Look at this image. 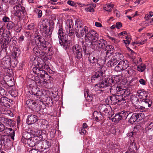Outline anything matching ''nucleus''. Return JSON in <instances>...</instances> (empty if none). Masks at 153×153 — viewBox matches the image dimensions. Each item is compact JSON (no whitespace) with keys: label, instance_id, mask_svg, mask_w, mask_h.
Returning a JSON list of instances; mask_svg holds the SVG:
<instances>
[{"label":"nucleus","instance_id":"1","mask_svg":"<svg viewBox=\"0 0 153 153\" xmlns=\"http://www.w3.org/2000/svg\"><path fill=\"white\" fill-rule=\"evenodd\" d=\"M79 33H77V36L81 38L85 35V39L86 43L88 45H91V47L94 50L99 51L100 48H102L105 46L104 43L105 40L101 39L98 40V34L94 30H90L85 27L81 28Z\"/></svg>","mask_w":153,"mask_h":153},{"label":"nucleus","instance_id":"2","mask_svg":"<svg viewBox=\"0 0 153 153\" xmlns=\"http://www.w3.org/2000/svg\"><path fill=\"white\" fill-rule=\"evenodd\" d=\"M120 76L116 75L114 77H111L107 79V80L102 81V82L96 84L94 87V89L96 91H100V92L103 91L105 88L110 87L109 90L111 93L113 90L112 87L115 84L120 81Z\"/></svg>","mask_w":153,"mask_h":153},{"label":"nucleus","instance_id":"3","mask_svg":"<svg viewBox=\"0 0 153 153\" xmlns=\"http://www.w3.org/2000/svg\"><path fill=\"white\" fill-rule=\"evenodd\" d=\"M20 0H10L9 3L15 5L13 8L14 15L19 18H23L26 13L24 7L18 5L20 4Z\"/></svg>","mask_w":153,"mask_h":153},{"label":"nucleus","instance_id":"4","mask_svg":"<svg viewBox=\"0 0 153 153\" xmlns=\"http://www.w3.org/2000/svg\"><path fill=\"white\" fill-rule=\"evenodd\" d=\"M116 90L117 92H120V95H116L117 99L119 104H123L126 102H125L126 99L130 94V92L128 89H123L121 86H117Z\"/></svg>","mask_w":153,"mask_h":153},{"label":"nucleus","instance_id":"5","mask_svg":"<svg viewBox=\"0 0 153 153\" xmlns=\"http://www.w3.org/2000/svg\"><path fill=\"white\" fill-rule=\"evenodd\" d=\"M57 26L59 28L57 34L59 44L66 49L68 46V41L67 38V36L63 32V29L61 24L59 23H58Z\"/></svg>","mask_w":153,"mask_h":153},{"label":"nucleus","instance_id":"6","mask_svg":"<svg viewBox=\"0 0 153 153\" xmlns=\"http://www.w3.org/2000/svg\"><path fill=\"white\" fill-rule=\"evenodd\" d=\"M100 60V58H97L93 56L92 54H89L88 57V61L90 62V65L93 67V68L96 67L98 68H100L102 70H104L105 69V66L103 65L105 63V60L104 59L102 60L101 63L99 61Z\"/></svg>","mask_w":153,"mask_h":153},{"label":"nucleus","instance_id":"7","mask_svg":"<svg viewBox=\"0 0 153 153\" xmlns=\"http://www.w3.org/2000/svg\"><path fill=\"white\" fill-rule=\"evenodd\" d=\"M38 27L40 32L43 36L48 37L51 36L53 30V27H49L48 23H46L44 22H42Z\"/></svg>","mask_w":153,"mask_h":153},{"label":"nucleus","instance_id":"8","mask_svg":"<svg viewBox=\"0 0 153 153\" xmlns=\"http://www.w3.org/2000/svg\"><path fill=\"white\" fill-rule=\"evenodd\" d=\"M26 104L29 108L32 111H38L42 109L43 102L41 101H35L31 100H28L26 101Z\"/></svg>","mask_w":153,"mask_h":153},{"label":"nucleus","instance_id":"9","mask_svg":"<svg viewBox=\"0 0 153 153\" xmlns=\"http://www.w3.org/2000/svg\"><path fill=\"white\" fill-rule=\"evenodd\" d=\"M123 55L120 53H116L115 54H113L112 56H109V58H111V59L107 63V65L109 67H111L114 66L123 58ZM108 58H106L107 59Z\"/></svg>","mask_w":153,"mask_h":153},{"label":"nucleus","instance_id":"10","mask_svg":"<svg viewBox=\"0 0 153 153\" xmlns=\"http://www.w3.org/2000/svg\"><path fill=\"white\" fill-rule=\"evenodd\" d=\"M44 91L36 87H33L29 91V93L33 95L35 99H40L44 95Z\"/></svg>","mask_w":153,"mask_h":153},{"label":"nucleus","instance_id":"11","mask_svg":"<svg viewBox=\"0 0 153 153\" xmlns=\"http://www.w3.org/2000/svg\"><path fill=\"white\" fill-rule=\"evenodd\" d=\"M74 26L73 20L71 19H68L65 22V30L67 33H68L70 35L74 34Z\"/></svg>","mask_w":153,"mask_h":153},{"label":"nucleus","instance_id":"12","mask_svg":"<svg viewBox=\"0 0 153 153\" xmlns=\"http://www.w3.org/2000/svg\"><path fill=\"white\" fill-rule=\"evenodd\" d=\"M100 112L103 114L108 115L111 110V108L108 104H101L99 106Z\"/></svg>","mask_w":153,"mask_h":153},{"label":"nucleus","instance_id":"13","mask_svg":"<svg viewBox=\"0 0 153 153\" xmlns=\"http://www.w3.org/2000/svg\"><path fill=\"white\" fill-rule=\"evenodd\" d=\"M72 51L75 55H76V58L80 59L82 57V48L78 45L76 44L74 45L72 48Z\"/></svg>","mask_w":153,"mask_h":153},{"label":"nucleus","instance_id":"14","mask_svg":"<svg viewBox=\"0 0 153 153\" xmlns=\"http://www.w3.org/2000/svg\"><path fill=\"white\" fill-rule=\"evenodd\" d=\"M27 136H29V137H27L25 136L24 138H25V142H23L24 139H22V142L23 143L25 144L27 143L28 146L30 147H33L35 146L36 143L35 142L33 141L34 138H32L30 136V135L29 133H26Z\"/></svg>","mask_w":153,"mask_h":153},{"label":"nucleus","instance_id":"15","mask_svg":"<svg viewBox=\"0 0 153 153\" xmlns=\"http://www.w3.org/2000/svg\"><path fill=\"white\" fill-rule=\"evenodd\" d=\"M2 97L0 99V107L2 106L3 108L6 107H9L10 100L7 98L5 96Z\"/></svg>","mask_w":153,"mask_h":153},{"label":"nucleus","instance_id":"16","mask_svg":"<svg viewBox=\"0 0 153 153\" xmlns=\"http://www.w3.org/2000/svg\"><path fill=\"white\" fill-rule=\"evenodd\" d=\"M48 66L45 64H43L42 65H40L39 71L37 74V76L43 78L45 77V74L48 75V74L43 70L44 69H48Z\"/></svg>","mask_w":153,"mask_h":153},{"label":"nucleus","instance_id":"17","mask_svg":"<svg viewBox=\"0 0 153 153\" xmlns=\"http://www.w3.org/2000/svg\"><path fill=\"white\" fill-rule=\"evenodd\" d=\"M38 120L37 117L35 115L30 114L28 116L26 122L28 125L34 123Z\"/></svg>","mask_w":153,"mask_h":153},{"label":"nucleus","instance_id":"18","mask_svg":"<svg viewBox=\"0 0 153 153\" xmlns=\"http://www.w3.org/2000/svg\"><path fill=\"white\" fill-rule=\"evenodd\" d=\"M137 94L140 99V101L141 102L142 101L147 98V94L146 92L142 90H138L137 91Z\"/></svg>","mask_w":153,"mask_h":153},{"label":"nucleus","instance_id":"19","mask_svg":"<svg viewBox=\"0 0 153 153\" xmlns=\"http://www.w3.org/2000/svg\"><path fill=\"white\" fill-rule=\"evenodd\" d=\"M106 102L109 105L110 104L115 105L116 104L118 103L116 95H113L108 97L106 100Z\"/></svg>","mask_w":153,"mask_h":153},{"label":"nucleus","instance_id":"20","mask_svg":"<svg viewBox=\"0 0 153 153\" xmlns=\"http://www.w3.org/2000/svg\"><path fill=\"white\" fill-rule=\"evenodd\" d=\"M81 21L79 19H77L76 20L75 22V26H76L78 28V29L77 30L76 29L75 30V33L76 37L79 38L76 35L77 34V33H79V30L80 29V28H83L84 29L85 27H86L88 28L86 26H84V27H82L81 25Z\"/></svg>","mask_w":153,"mask_h":153},{"label":"nucleus","instance_id":"21","mask_svg":"<svg viewBox=\"0 0 153 153\" xmlns=\"http://www.w3.org/2000/svg\"><path fill=\"white\" fill-rule=\"evenodd\" d=\"M100 68H98V72H96L95 74L91 78L92 80H95L96 79L102 77V76L103 74V72L105 71L106 68L105 69H104V70Z\"/></svg>","mask_w":153,"mask_h":153},{"label":"nucleus","instance_id":"22","mask_svg":"<svg viewBox=\"0 0 153 153\" xmlns=\"http://www.w3.org/2000/svg\"><path fill=\"white\" fill-rule=\"evenodd\" d=\"M8 34H9L8 37L7 38V39L4 38L3 39L2 36L0 34V42L1 43H3V44L7 45L10 41V33L9 32H8Z\"/></svg>","mask_w":153,"mask_h":153},{"label":"nucleus","instance_id":"23","mask_svg":"<svg viewBox=\"0 0 153 153\" xmlns=\"http://www.w3.org/2000/svg\"><path fill=\"white\" fill-rule=\"evenodd\" d=\"M34 39L35 43L37 45L43 42H44L45 41L44 38L39 35L35 36Z\"/></svg>","mask_w":153,"mask_h":153},{"label":"nucleus","instance_id":"24","mask_svg":"<svg viewBox=\"0 0 153 153\" xmlns=\"http://www.w3.org/2000/svg\"><path fill=\"white\" fill-rule=\"evenodd\" d=\"M125 38V40H123V41L124 43L125 44L127 48L130 51H131V52L134 53V51L131 49L127 47V46H128L129 44L130 43L131 41V37L130 36H125L124 37Z\"/></svg>","mask_w":153,"mask_h":153},{"label":"nucleus","instance_id":"25","mask_svg":"<svg viewBox=\"0 0 153 153\" xmlns=\"http://www.w3.org/2000/svg\"><path fill=\"white\" fill-rule=\"evenodd\" d=\"M130 100L133 104H137L140 102L137 94L131 95V96Z\"/></svg>","mask_w":153,"mask_h":153},{"label":"nucleus","instance_id":"26","mask_svg":"<svg viewBox=\"0 0 153 153\" xmlns=\"http://www.w3.org/2000/svg\"><path fill=\"white\" fill-rule=\"evenodd\" d=\"M43 145L42 142H39L38 143H36L35 144V148L38 151L41 152L44 151V147Z\"/></svg>","mask_w":153,"mask_h":153},{"label":"nucleus","instance_id":"27","mask_svg":"<svg viewBox=\"0 0 153 153\" xmlns=\"http://www.w3.org/2000/svg\"><path fill=\"white\" fill-rule=\"evenodd\" d=\"M153 16V13L152 11L149 12L146 15L145 17V19H146V21L145 22L146 24L148 23V21L149 23H151V21H152L151 20L149 19L152 17Z\"/></svg>","mask_w":153,"mask_h":153},{"label":"nucleus","instance_id":"28","mask_svg":"<svg viewBox=\"0 0 153 153\" xmlns=\"http://www.w3.org/2000/svg\"><path fill=\"white\" fill-rule=\"evenodd\" d=\"M113 47L111 45H108L106 46V50L107 51L106 52V57L107 58H109V56H112V55L111 54V53H109V51H113Z\"/></svg>","mask_w":153,"mask_h":153},{"label":"nucleus","instance_id":"29","mask_svg":"<svg viewBox=\"0 0 153 153\" xmlns=\"http://www.w3.org/2000/svg\"><path fill=\"white\" fill-rule=\"evenodd\" d=\"M113 4L109 3L104 5L103 9L107 12H110L111 11V9L114 7Z\"/></svg>","mask_w":153,"mask_h":153},{"label":"nucleus","instance_id":"30","mask_svg":"<svg viewBox=\"0 0 153 153\" xmlns=\"http://www.w3.org/2000/svg\"><path fill=\"white\" fill-rule=\"evenodd\" d=\"M48 44H49V43L48 42L45 41L44 42H43L37 45L40 48V49L45 50H47V48Z\"/></svg>","mask_w":153,"mask_h":153},{"label":"nucleus","instance_id":"31","mask_svg":"<svg viewBox=\"0 0 153 153\" xmlns=\"http://www.w3.org/2000/svg\"><path fill=\"white\" fill-rule=\"evenodd\" d=\"M137 120V121L138 122V120L137 117V114H136V113L133 114L131 116L129 120L130 123L131 124H133Z\"/></svg>","mask_w":153,"mask_h":153},{"label":"nucleus","instance_id":"32","mask_svg":"<svg viewBox=\"0 0 153 153\" xmlns=\"http://www.w3.org/2000/svg\"><path fill=\"white\" fill-rule=\"evenodd\" d=\"M5 135H2L0 134V146L2 145H5L6 143Z\"/></svg>","mask_w":153,"mask_h":153},{"label":"nucleus","instance_id":"33","mask_svg":"<svg viewBox=\"0 0 153 153\" xmlns=\"http://www.w3.org/2000/svg\"><path fill=\"white\" fill-rule=\"evenodd\" d=\"M34 134L36 137L40 139V140L42 138L43 136L42 135V130H40L39 129H37L34 131Z\"/></svg>","mask_w":153,"mask_h":153},{"label":"nucleus","instance_id":"34","mask_svg":"<svg viewBox=\"0 0 153 153\" xmlns=\"http://www.w3.org/2000/svg\"><path fill=\"white\" fill-rule=\"evenodd\" d=\"M33 51L36 56H38L42 54L41 53V51L39 47H35L33 49Z\"/></svg>","mask_w":153,"mask_h":153},{"label":"nucleus","instance_id":"35","mask_svg":"<svg viewBox=\"0 0 153 153\" xmlns=\"http://www.w3.org/2000/svg\"><path fill=\"white\" fill-rule=\"evenodd\" d=\"M118 113L122 119H126L128 115V112L124 111Z\"/></svg>","mask_w":153,"mask_h":153},{"label":"nucleus","instance_id":"36","mask_svg":"<svg viewBox=\"0 0 153 153\" xmlns=\"http://www.w3.org/2000/svg\"><path fill=\"white\" fill-rule=\"evenodd\" d=\"M122 118L120 115L118 113L116 114L114 117L112 118L111 120L113 122H117L121 120Z\"/></svg>","mask_w":153,"mask_h":153},{"label":"nucleus","instance_id":"37","mask_svg":"<svg viewBox=\"0 0 153 153\" xmlns=\"http://www.w3.org/2000/svg\"><path fill=\"white\" fill-rule=\"evenodd\" d=\"M134 111L135 112H141L143 111L145 109V107L141 106L140 105L137 106L135 105L134 106Z\"/></svg>","mask_w":153,"mask_h":153},{"label":"nucleus","instance_id":"38","mask_svg":"<svg viewBox=\"0 0 153 153\" xmlns=\"http://www.w3.org/2000/svg\"><path fill=\"white\" fill-rule=\"evenodd\" d=\"M146 68L145 65L143 64H141L138 65L137 67V70L140 72L144 71Z\"/></svg>","mask_w":153,"mask_h":153},{"label":"nucleus","instance_id":"39","mask_svg":"<svg viewBox=\"0 0 153 153\" xmlns=\"http://www.w3.org/2000/svg\"><path fill=\"white\" fill-rule=\"evenodd\" d=\"M131 142L132 141H131V143L129 146V150L130 151H131V152H135L137 150V147L135 146V143L134 142Z\"/></svg>","mask_w":153,"mask_h":153},{"label":"nucleus","instance_id":"40","mask_svg":"<svg viewBox=\"0 0 153 153\" xmlns=\"http://www.w3.org/2000/svg\"><path fill=\"white\" fill-rule=\"evenodd\" d=\"M14 28L17 32H19L21 30L22 26L20 23H18L15 25Z\"/></svg>","mask_w":153,"mask_h":153},{"label":"nucleus","instance_id":"41","mask_svg":"<svg viewBox=\"0 0 153 153\" xmlns=\"http://www.w3.org/2000/svg\"><path fill=\"white\" fill-rule=\"evenodd\" d=\"M142 102H144L146 104V105L148 107H150L152 105V101L147 98L145 99Z\"/></svg>","mask_w":153,"mask_h":153},{"label":"nucleus","instance_id":"42","mask_svg":"<svg viewBox=\"0 0 153 153\" xmlns=\"http://www.w3.org/2000/svg\"><path fill=\"white\" fill-rule=\"evenodd\" d=\"M42 143L44 147V150L48 148L49 146H51V143L47 140L44 141L43 142H42Z\"/></svg>","mask_w":153,"mask_h":153},{"label":"nucleus","instance_id":"43","mask_svg":"<svg viewBox=\"0 0 153 153\" xmlns=\"http://www.w3.org/2000/svg\"><path fill=\"white\" fill-rule=\"evenodd\" d=\"M137 114V117L138 120V122L141 120L143 119L144 116V114L143 112H141L140 113H136Z\"/></svg>","mask_w":153,"mask_h":153},{"label":"nucleus","instance_id":"44","mask_svg":"<svg viewBox=\"0 0 153 153\" xmlns=\"http://www.w3.org/2000/svg\"><path fill=\"white\" fill-rule=\"evenodd\" d=\"M7 93V91L0 86V97L5 96Z\"/></svg>","mask_w":153,"mask_h":153},{"label":"nucleus","instance_id":"45","mask_svg":"<svg viewBox=\"0 0 153 153\" xmlns=\"http://www.w3.org/2000/svg\"><path fill=\"white\" fill-rule=\"evenodd\" d=\"M14 24L12 21H10L8 22L7 27L8 29L10 30L14 27Z\"/></svg>","mask_w":153,"mask_h":153},{"label":"nucleus","instance_id":"46","mask_svg":"<svg viewBox=\"0 0 153 153\" xmlns=\"http://www.w3.org/2000/svg\"><path fill=\"white\" fill-rule=\"evenodd\" d=\"M85 10L87 12H93L94 11V8L91 5H89L88 7H86L85 9Z\"/></svg>","mask_w":153,"mask_h":153},{"label":"nucleus","instance_id":"47","mask_svg":"<svg viewBox=\"0 0 153 153\" xmlns=\"http://www.w3.org/2000/svg\"><path fill=\"white\" fill-rule=\"evenodd\" d=\"M10 131L9 132L8 135L10 136L11 138L12 139L14 140L15 134V131L12 128H10Z\"/></svg>","mask_w":153,"mask_h":153},{"label":"nucleus","instance_id":"48","mask_svg":"<svg viewBox=\"0 0 153 153\" xmlns=\"http://www.w3.org/2000/svg\"><path fill=\"white\" fill-rule=\"evenodd\" d=\"M101 113L100 112H99L97 111H95L94 112V115L95 117L96 116V118H101L102 117V115L100 114Z\"/></svg>","mask_w":153,"mask_h":153},{"label":"nucleus","instance_id":"49","mask_svg":"<svg viewBox=\"0 0 153 153\" xmlns=\"http://www.w3.org/2000/svg\"><path fill=\"white\" fill-rule=\"evenodd\" d=\"M123 70L125 69H127L129 66L128 64V62L127 61H123Z\"/></svg>","mask_w":153,"mask_h":153},{"label":"nucleus","instance_id":"50","mask_svg":"<svg viewBox=\"0 0 153 153\" xmlns=\"http://www.w3.org/2000/svg\"><path fill=\"white\" fill-rule=\"evenodd\" d=\"M7 118L5 116L1 115L0 116V120L2 122L5 123Z\"/></svg>","mask_w":153,"mask_h":153},{"label":"nucleus","instance_id":"51","mask_svg":"<svg viewBox=\"0 0 153 153\" xmlns=\"http://www.w3.org/2000/svg\"><path fill=\"white\" fill-rule=\"evenodd\" d=\"M36 11L37 14V17L38 18H40L42 16V11L41 10L38 9H36Z\"/></svg>","mask_w":153,"mask_h":153},{"label":"nucleus","instance_id":"52","mask_svg":"<svg viewBox=\"0 0 153 153\" xmlns=\"http://www.w3.org/2000/svg\"><path fill=\"white\" fill-rule=\"evenodd\" d=\"M20 53V51L17 49H16V50H15L13 53V55H14L15 57H17L19 55Z\"/></svg>","mask_w":153,"mask_h":153},{"label":"nucleus","instance_id":"53","mask_svg":"<svg viewBox=\"0 0 153 153\" xmlns=\"http://www.w3.org/2000/svg\"><path fill=\"white\" fill-rule=\"evenodd\" d=\"M40 69V68H38L37 67H35L33 68V72L36 74H37L38 72L39 71V70Z\"/></svg>","mask_w":153,"mask_h":153},{"label":"nucleus","instance_id":"54","mask_svg":"<svg viewBox=\"0 0 153 153\" xmlns=\"http://www.w3.org/2000/svg\"><path fill=\"white\" fill-rule=\"evenodd\" d=\"M10 19L8 17L4 16L2 18V21L4 22H8L10 21Z\"/></svg>","mask_w":153,"mask_h":153},{"label":"nucleus","instance_id":"55","mask_svg":"<svg viewBox=\"0 0 153 153\" xmlns=\"http://www.w3.org/2000/svg\"><path fill=\"white\" fill-rule=\"evenodd\" d=\"M84 95L85 98H90V96L89 94V92L87 90H85L84 92Z\"/></svg>","mask_w":153,"mask_h":153},{"label":"nucleus","instance_id":"56","mask_svg":"<svg viewBox=\"0 0 153 153\" xmlns=\"http://www.w3.org/2000/svg\"><path fill=\"white\" fill-rule=\"evenodd\" d=\"M114 13L115 15L117 17H119L120 16V13L119 11L117 9H115L114 10Z\"/></svg>","mask_w":153,"mask_h":153},{"label":"nucleus","instance_id":"57","mask_svg":"<svg viewBox=\"0 0 153 153\" xmlns=\"http://www.w3.org/2000/svg\"><path fill=\"white\" fill-rule=\"evenodd\" d=\"M12 122L13 121L12 120L7 118V120H6L5 123H6V124L10 126L11 125H12L11 124L12 123Z\"/></svg>","mask_w":153,"mask_h":153},{"label":"nucleus","instance_id":"58","mask_svg":"<svg viewBox=\"0 0 153 153\" xmlns=\"http://www.w3.org/2000/svg\"><path fill=\"white\" fill-rule=\"evenodd\" d=\"M67 3L69 5L72 6H75L76 5V4L73 1H68L67 2Z\"/></svg>","mask_w":153,"mask_h":153},{"label":"nucleus","instance_id":"59","mask_svg":"<svg viewBox=\"0 0 153 153\" xmlns=\"http://www.w3.org/2000/svg\"><path fill=\"white\" fill-rule=\"evenodd\" d=\"M4 125L1 123L0 122V132H2L5 129Z\"/></svg>","mask_w":153,"mask_h":153},{"label":"nucleus","instance_id":"60","mask_svg":"<svg viewBox=\"0 0 153 153\" xmlns=\"http://www.w3.org/2000/svg\"><path fill=\"white\" fill-rule=\"evenodd\" d=\"M116 26L118 29L120 28L122 26V24L120 22H117L116 24Z\"/></svg>","mask_w":153,"mask_h":153},{"label":"nucleus","instance_id":"61","mask_svg":"<svg viewBox=\"0 0 153 153\" xmlns=\"http://www.w3.org/2000/svg\"><path fill=\"white\" fill-rule=\"evenodd\" d=\"M139 82L141 84L143 85H146V81L143 79H140Z\"/></svg>","mask_w":153,"mask_h":153},{"label":"nucleus","instance_id":"62","mask_svg":"<svg viewBox=\"0 0 153 153\" xmlns=\"http://www.w3.org/2000/svg\"><path fill=\"white\" fill-rule=\"evenodd\" d=\"M38 151L36 149H32L29 151V153H37Z\"/></svg>","mask_w":153,"mask_h":153},{"label":"nucleus","instance_id":"63","mask_svg":"<svg viewBox=\"0 0 153 153\" xmlns=\"http://www.w3.org/2000/svg\"><path fill=\"white\" fill-rule=\"evenodd\" d=\"M24 37L23 36H21L19 38V42L21 43L24 40Z\"/></svg>","mask_w":153,"mask_h":153},{"label":"nucleus","instance_id":"64","mask_svg":"<svg viewBox=\"0 0 153 153\" xmlns=\"http://www.w3.org/2000/svg\"><path fill=\"white\" fill-rule=\"evenodd\" d=\"M115 70L116 71H120L121 70H123V69H121V68H120V67L119 65L118 64L115 67Z\"/></svg>","mask_w":153,"mask_h":153}]
</instances>
